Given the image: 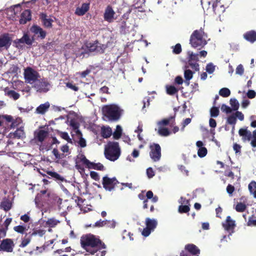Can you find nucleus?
<instances>
[{
	"label": "nucleus",
	"instance_id": "obj_1",
	"mask_svg": "<svg viewBox=\"0 0 256 256\" xmlns=\"http://www.w3.org/2000/svg\"><path fill=\"white\" fill-rule=\"evenodd\" d=\"M80 244L84 250L90 254H94L100 248H104L105 246L92 234L83 236L80 238Z\"/></svg>",
	"mask_w": 256,
	"mask_h": 256
},
{
	"label": "nucleus",
	"instance_id": "obj_2",
	"mask_svg": "<svg viewBox=\"0 0 256 256\" xmlns=\"http://www.w3.org/2000/svg\"><path fill=\"white\" fill-rule=\"evenodd\" d=\"M34 140L39 146L40 150H49L54 143L53 140L49 137L48 132L43 130L35 131Z\"/></svg>",
	"mask_w": 256,
	"mask_h": 256
},
{
	"label": "nucleus",
	"instance_id": "obj_3",
	"mask_svg": "<svg viewBox=\"0 0 256 256\" xmlns=\"http://www.w3.org/2000/svg\"><path fill=\"white\" fill-rule=\"evenodd\" d=\"M106 46L105 45L99 43L97 41L93 42H87L82 47V48L76 52V56L83 57L88 56L90 52H96L102 53L104 52Z\"/></svg>",
	"mask_w": 256,
	"mask_h": 256
},
{
	"label": "nucleus",
	"instance_id": "obj_4",
	"mask_svg": "<svg viewBox=\"0 0 256 256\" xmlns=\"http://www.w3.org/2000/svg\"><path fill=\"white\" fill-rule=\"evenodd\" d=\"M104 114L109 120L117 121L121 117L123 110L118 106L115 104L104 106L102 108Z\"/></svg>",
	"mask_w": 256,
	"mask_h": 256
},
{
	"label": "nucleus",
	"instance_id": "obj_5",
	"mask_svg": "<svg viewBox=\"0 0 256 256\" xmlns=\"http://www.w3.org/2000/svg\"><path fill=\"white\" fill-rule=\"evenodd\" d=\"M207 35L202 29L196 30L190 36V44L193 48L203 47L207 44Z\"/></svg>",
	"mask_w": 256,
	"mask_h": 256
},
{
	"label": "nucleus",
	"instance_id": "obj_6",
	"mask_svg": "<svg viewBox=\"0 0 256 256\" xmlns=\"http://www.w3.org/2000/svg\"><path fill=\"white\" fill-rule=\"evenodd\" d=\"M104 154L107 159L116 160L120 156V148L117 142H109L105 147Z\"/></svg>",
	"mask_w": 256,
	"mask_h": 256
},
{
	"label": "nucleus",
	"instance_id": "obj_7",
	"mask_svg": "<svg viewBox=\"0 0 256 256\" xmlns=\"http://www.w3.org/2000/svg\"><path fill=\"white\" fill-rule=\"evenodd\" d=\"M175 116H170L166 118H164L158 122V134L164 136H167L170 134V132L165 126L170 125L172 126L174 124Z\"/></svg>",
	"mask_w": 256,
	"mask_h": 256
},
{
	"label": "nucleus",
	"instance_id": "obj_8",
	"mask_svg": "<svg viewBox=\"0 0 256 256\" xmlns=\"http://www.w3.org/2000/svg\"><path fill=\"white\" fill-rule=\"evenodd\" d=\"M24 74L26 82L30 84L36 83L40 78L38 72L30 67L24 69Z\"/></svg>",
	"mask_w": 256,
	"mask_h": 256
},
{
	"label": "nucleus",
	"instance_id": "obj_9",
	"mask_svg": "<svg viewBox=\"0 0 256 256\" xmlns=\"http://www.w3.org/2000/svg\"><path fill=\"white\" fill-rule=\"evenodd\" d=\"M158 224L157 220L154 218L151 219L147 218L146 219V227L144 228L142 232V235L144 236H148L151 232L156 227Z\"/></svg>",
	"mask_w": 256,
	"mask_h": 256
},
{
	"label": "nucleus",
	"instance_id": "obj_10",
	"mask_svg": "<svg viewBox=\"0 0 256 256\" xmlns=\"http://www.w3.org/2000/svg\"><path fill=\"white\" fill-rule=\"evenodd\" d=\"M222 226L224 230L229 233V235H232L236 226V222L230 216H228L226 220L222 223Z\"/></svg>",
	"mask_w": 256,
	"mask_h": 256
},
{
	"label": "nucleus",
	"instance_id": "obj_11",
	"mask_svg": "<svg viewBox=\"0 0 256 256\" xmlns=\"http://www.w3.org/2000/svg\"><path fill=\"white\" fill-rule=\"evenodd\" d=\"M14 244L12 240L6 238L1 241L0 244V250L11 252L13 251Z\"/></svg>",
	"mask_w": 256,
	"mask_h": 256
},
{
	"label": "nucleus",
	"instance_id": "obj_12",
	"mask_svg": "<svg viewBox=\"0 0 256 256\" xmlns=\"http://www.w3.org/2000/svg\"><path fill=\"white\" fill-rule=\"evenodd\" d=\"M150 153L151 158L154 162L158 161L161 157V148L159 144H154L150 146Z\"/></svg>",
	"mask_w": 256,
	"mask_h": 256
},
{
	"label": "nucleus",
	"instance_id": "obj_13",
	"mask_svg": "<svg viewBox=\"0 0 256 256\" xmlns=\"http://www.w3.org/2000/svg\"><path fill=\"white\" fill-rule=\"evenodd\" d=\"M118 182L115 178H110L108 176H104L102 179V184L104 188L106 190H112L118 184Z\"/></svg>",
	"mask_w": 256,
	"mask_h": 256
},
{
	"label": "nucleus",
	"instance_id": "obj_14",
	"mask_svg": "<svg viewBox=\"0 0 256 256\" xmlns=\"http://www.w3.org/2000/svg\"><path fill=\"white\" fill-rule=\"evenodd\" d=\"M90 162L86 159V156L82 154H80L77 156V158L76 160V167L78 170H82L83 168H82L80 164L85 166L86 168H88L90 164Z\"/></svg>",
	"mask_w": 256,
	"mask_h": 256
},
{
	"label": "nucleus",
	"instance_id": "obj_15",
	"mask_svg": "<svg viewBox=\"0 0 256 256\" xmlns=\"http://www.w3.org/2000/svg\"><path fill=\"white\" fill-rule=\"evenodd\" d=\"M49 84L45 80H38L34 84V88L38 92H46L48 90Z\"/></svg>",
	"mask_w": 256,
	"mask_h": 256
},
{
	"label": "nucleus",
	"instance_id": "obj_16",
	"mask_svg": "<svg viewBox=\"0 0 256 256\" xmlns=\"http://www.w3.org/2000/svg\"><path fill=\"white\" fill-rule=\"evenodd\" d=\"M114 15L115 12L112 7L108 6L105 10L104 19L109 22H112L116 19Z\"/></svg>",
	"mask_w": 256,
	"mask_h": 256
},
{
	"label": "nucleus",
	"instance_id": "obj_17",
	"mask_svg": "<svg viewBox=\"0 0 256 256\" xmlns=\"http://www.w3.org/2000/svg\"><path fill=\"white\" fill-rule=\"evenodd\" d=\"M40 18L45 27L48 28H52V22H54L52 18L48 17L47 15L44 12L40 14Z\"/></svg>",
	"mask_w": 256,
	"mask_h": 256
},
{
	"label": "nucleus",
	"instance_id": "obj_18",
	"mask_svg": "<svg viewBox=\"0 0 256 256\" xmlns=\"http://www.w3.org/2000/svg\"><path fill=\"white\" fill-rule=\"evenodd\" d=\"M30 31L42 39L46 37V32L39 26L36 25L32 26L30 28Z\"/></svg>",
	"mask_w": 256,
	"mask_h": 256
},
{
	"label": "nucleus",
	"instance_id": "obj_19",
	"mask_svg": "<svg viewBox=\"0 0 256 256\" xmlns=\"http://www.w3.org/2000/svg\"><path fill=\"white\" fill-rule=\"evenodd\" d=\"M32 19L31 13L30 10H26L24 11L20 14V24H25Z\"/></svg>",
	"mask_w": 256,
	"mask_h": 256
},
{
	"label": "nucleus",
	"instance_id": "obj_20",
	"mask_svg": "<svg viewBox=\"0 0 256 256\" xmlns=\"http://www.w3.org/2000/svg\"><path fill=\"white\" fill-rule=\"evenodd\" d=\"M196 146L198 148V154L199 157L203 158L207 154V149L204 146V143L202 141H198L196 142Z\"/></svg>",
	"mask_w": 256,
	"mask_h": 256
},
{
	"label": "nucleus",
	"instance_id": "obj_21",
	"mask_svg": "<svg viewBox=\"0 0 256 256\" xmlns=\"http://www.w3.org/2000/svg\"><path fill=\"white\" fill-rule=\"evenodd\" d=\"M50 107V104L47 102L44 104H40L36 110V113L40 114H44L48 112Z\"/></svg>",
	"mask_w": 256,
	"mask_h": 256
},
{
	"label": "nucleus",
	"instance_id": "obj_22",
	"mask_svg": "<svg viewBox=\"0 0 256 256\" xmlns=\"http://www.w3.org/2000/svg\"><path fill=\"white\" fill-rule=\"evenodd\" d=\"M239 134L242 136L244 141H249L252 138V134L246 128H240L238 132Z\"/></svg>",
	"mask_w": 256,
	"mask_h": 256
},
{
	"label": "nucleus",
	"instance_id": "obj_23",
	"mask_svg": "<svg viewBox=\"0 0 256 256\" xmlns=\"http://www.w3.org/2000/svg\"><path fill=\"white\" fill-rule=\"evenodd\" d=\"M24 135V132L23 127H20L17 129L16 130L14 133H10L9 137L11 139H15L22 138Z\"/></svg>",
	"mask_w": 256,
	"mask_h": 256
},
{
	"label": "nucleus",
	"instance_id": "obj_24",
	"mask_svg": "<svg viewBox=\"0 0 256 256\" xmlns=\"http://www.w3.org/2000/svg\"><path fill=\"white\" fill-rule=\"evenodd\" d=\"M89 8L88 4L84 3L80 7L76 9L75 13L78 16H83L88 11Z\"/></svg>",
	"mask_w": 256,
	"mask_h": 256
},
{
	"label": "nucleus",
	"instance_id": "obj_25",
	"mask_svg": "<svg viewBox=\"0 0 256 256\" xmlns=\"http://www.w3.org/2000/svg\"><path fill=\"white\" fill-rule=\"evenodd\" d=\"M244 38L248 41L252 43L256 41V32L251 30L244 34Z\"/></svg>",
	"mask_w": 256,
	"mask_h": 256
},
{
	"label": "nucleus",
	"instance_id": "obj_26",
	"mask_svg": "<svg viewBox=\"0 0 256 256\" xmlns=\"http://www.w3.org/2000/svg\"><path fill=\"white\" fill-rule=\"evenodd\" d=\"M67 124L72 128L73 132H72V134L74 132L76 134H80L81 132L78 130L79 124H78L74 120H69L68 119L67 120ZM74 134H72L73 135Z\"/></svg>",
	"mask_w": 256,
	"mask_h": 256
},
{
	"label": "nucleus",
	"instance_id": "obj_27",
	"mask_svg": "<svg viewBox=\"0 0 256 256\" xmlns=\"http://www.w3.org/2000/svg\"><path fill=\"white\" fill-rule=\"evenodd\" d=\"M185 249L193 254H196L200 252V250L198 248L193 244H188L186 245Z\"/></svg>",
	"mask_w": 256,
	"mask_h": 256
},
{
	"label": "nucleus",
	"instance_id": "obj_28",
	"mask_svg": "<svg viewBox=\"0 0 256 256\" xmlns=\"http://www.w3.org/2000/svg\"><path fill=\"white\" fill-rule=\"evenodd\" d=\"M186 68H188V66H185ZM193 76V72L190 70L186 69L184 72V77L186 79V82L187 85H189L190 82L189 80L192 78Z\"/></svg>",
	"mask_w": 256,
	"mask_h": 256
},
{
	"label": "nucleus",
	"instance_id": "obj_29",
	"mask_svg": "<svg viewBox=\"0 0 256 256\" xmlns=\"http://www.w3.org/2000/svg\"><path fill=\"white\" fill-rule=\"evenodd\" d=\"M88 168L90 169H94L99 170H104V166L100 162L94 163L93 162H90Z\"/></svg>",
	"mask_w": 256,
	"mask_h": 256
},
{
	"label": "nucleus",
	"instance_id": "obj_30",
	"mask_svg": "<svg viewBox=\"0 0 256 256\" xmlns=\"http://www.w3.org/2000/svg\"><path fill=\"white\" fill-rule=\"evenodd\" d=\"M10 44V39L7 36H0V47L6 46Z\"/></svg>",
	"mask_w": 256,
	"mask_h": 256
},
{
	"label": "nucleus",
	"instance_id": "obj_31",
	"mask_svg": "<svg viewBox=\"0 0 256 256\" xmlns=\"http://www.w3.org/2000/svg\"><path fill=\"white\" fill-rule=\"evenodd\" d=\"M102 136L104 138L110 137L112 134V130L110 127H103L102 128Z\"/></svg>",
	"mask_w": 256,
	"mask_h": 256
},
{
	"label": "nucleus",
	"instance_id": "obj_32",
	"mask_svg": "<svg viewBox=\"0 0 256 256\" xmlns=\"http://www.w3.org/2000/svg\"><path fill=\"white\" fill-rule=\"evenodd\" d=\"M6 94L10 98H12L14 100H18L20 97V94L13 90H6Z\"/></svg>",
	"mask_w": 256,
	"mask_h": 256
},
{
	"label": "nucleus",
	"instance_id": "obj_33",
	"mask_svg": "<svg viewBox=\"0 0 256 256\" xmlns=\"http://www.w3.org/2000/svg\"><path fill=\"white\" fill-rule=\"evenodd\" d=\"M248 187L250 194L254 196V198H256V182L254 181L250 182Z\"/></svg>",
	"mask_w": 256,
	"mask_h": 256
},
{
	"label": "nucleus",
	"instance_id": "obj_34",
	"mask_svg": "<svg viewBox=\"0 0 256 256\" xmlns=\"http://www.w3.org/2000/svg\"><path fill=\"white\" fill-rule=\"evenodd\" d=\"M60 222V220L54 218H50L46 222V225L50 228H54Z\"/></svg>",
	"mask_w": 256,
	"mask_h": 256
},
{
	"label": "nucleus",
	"instance_id": "obj_35",
	"mask_svg": "<svg viewBox=\"0 0 256 256\" xmlns=\"http://www.w3.org/2000/svg\"><path fill=\"white\" fill-rule=\"evenodd\" d=\"M1 207L6 211L10 209L12 207V202L8 200H6L2 202Z\"/></svg>",
	"mask_w": 256,
	"mask_h": 256
},
{
	"label": "nucleus",
	"instance_id": "obj_36",
	"mask_svg": "<svg viewBox=\"0 0 256 256\" xmlns=\"http://www.w3.org/2000/svg\"><path fill=\"white\" fill-rule=\"evenodd\" d=\"M166 88L167 94L170 95L174 94L178 92V90L173 86L167 85Z\"/></svg>",
	"mask_w": 256,
	"mask_h": 256
},
{
	"label": "nucleus",
	"instance_id": "obj_37",
	"mask_svg": "<svg viewBox=\"0 0 256 256\" xmlns=\"http://www.w3.org/2000/svg\"><path fill=\"white\" fill-rule=\"evenodd\" d=\"M122 133V128L120 126L118 125L116 127V129L114 132L113 134V136L114 138L116 140L120 138L121 136Z\"/></svg>",
	"mask_w": 256,
	"mask_h": 256
},
{
	"label": "nucleus",
	"instance_id": "obj_38",
	"mask_svg": "<svg viewBox=\"0 0 256 256\" xmlns=\"http://www.w3.org/2000/svg\"><path fill=\"white\" fill-rule=\"evenodd\" d=\"M48 174L50 176L55 178L56 180H60V182H64L66 184L67 183L66 180H65L64 178L62 176L60 175L58 173H56V172H48Z\"/></svg>",
	"mask_w": 256,
	"mask_h": 256
},
{
	"label": "nucleus",
	"instance_id": "obj_39",
	"mask_svg": "<svg viewBox=\"0 0 256 256\" xmlns=\"http://www.w3.org/2000/svg\"><path fill=\"white\" fill-rule=\"evenodd\" d=\"M188 60L190 61H196L198 62V54H194L192 52L188 51Z\"/></svg>",
	"mask_w": 256,
	"mask_h": 256
},
{
	"label": "nucleus",
	"instance_id": "obj_40",
	"mask_svg": "<svg viewBox=\"0 0 256 256\" xmlns=\"http://www.w3.org/2000/svg\"><path fill=\"white\" fill-rule=\"evenodd\" d=\"M219 94L224 98H226L230 94V91L228 88H222L220 90Z\"/></svg>",
	"mask_w": 256,
	"mask_h": 256
},
{
	"label": "nucleus",
	"instance_id": "obj_41",
	"mask_svg": "<svg viewBox=\"0 0 256 256\" xmlns=\"http://www.w3.org/2000/svg\"><path fill=\"white\" fill-rule=\"evenodd\" d=\"M46 233V230L42 229H34L31 234V236H42Z\"/></svg>",
	"mask_w": 256,
	"mask_h": 256
},
{
	"label": "nucleus",
	"instance_id": "obj_42",
	"mask_svg": "<svg viewBox=\"0 0 256 256\" xmlns=\"http://www.w3.org/2000/svg\"><path fill=\"white\" fill-rule=\"evenodd\" d=\"M78 138V144L82 148H84L86 146V140L82 137V134L81 132L76 134Z\"/></svg>",
	"mask_w": 256,
	"mask_h": 256
},
{
	"label": "nucleus",
	"instance_id": "obj_43",
	"mask_svg": "<svg viewBox=\"0 0 256 256\" xmlns=\"http://www.w3.org/2000/svg\"><path fill=\"white\" fill-rule=\"evenodd\" d=\"M30 241L31 237L27 236V235H26L22 240V242L20 245V246L21 248H24L30 242Z\"/></svg>",
	"mask_w": 256,
	"mask_h": 256
},
{
	"label": "nucleus",
	"instance_id": "obj_44",
	"mask_svg": "<svg viewBox=\"0 0 256 256\" xmlns=\"http://www.w3.org/2000/svg\"><path fill=\"white\" fill-rule=\"evenodd\" d=\"M216 68V66H214L212 63L210 62L208 64H207L206 70L207 72H208L209 74H212Z\"/></svg>",
	"mask_w": 256,
	"mask_h": 256
},
{
	"label": "nucleus",
	"instance_id": "obj_45",
	"mask_svg": "<svg viewBox=\"0 0 256 256\" xmlns=\"http://www.w3.org/2000/svg\"><path fill=\"white\" fill-rule=\"evenodd\" d=\"M188 64L191 67V68L194 70L195 71L199 70V64L197 62L188 60Z\"/></svg>",
	"mask_w": 256,
	"mask_h": 256
},
{
	"label": "nucleus",
	"instance_id": "obj_46",
	"mask_svg": "<svg viewBox=\"0 0 256 256\" xmlns=\"http://www.w3.org/2000/svg\"><path fill=\"white\" fill-rule=\"evenodd\" d=\"M230 104L234 110H238L239 108V103L236 98H231L230 100Z\"/></svg>",
	"mask_w": 256,
	"mask_h": 256
},
{
	"label": "nucleus",
	"instance_id": "obj_47",
	"mask_svg": "<svg viewBox=\"0 0 256 256\" xmlns=\"http://www.w3.org/2000/svg\"><path fill=\"white\" fill-rule=\"evenodd\" d=\"M246 208V204L242 202L238 203L235 207L236 210L238 212H243Z\"/></svg>",
	"mask_w": 256,
	"mask_h": 256
},
{
	"label": "nucleus",
	"instance_id": "obj_48",
	"mask_svg": "<svg viewBox=\"0 0 256 256\" xmlns=\"http://www.w3.org/2000/svg\"><path fill=\"white\" fill-rule=\"evenodd\" d=\"M210 114L212 117H216L219 114V110L218 108L214 106L210 110Z\"/></svg>",
	"mask_w": 256,
	"mask_h": 256
},
{
	"label": "nucleus",
	"instance_id": "obj_49",
	"mask_svg": "<svg viewBox=\"0 0 256 256\" xmlns=\"http://www.w3.org/2000/svg\"><path fill=\"white\" fill-rule=\"evenodd\" d=\"M244 66L242 64H240L236 69V74L241 76L244 74Z\"/></svg>",
	"mask_w": 256,
	"mask_h": 256
},
{
	"label": "nucleus",
	"instance_id": "obj_50",
	"mask_svg": "<svg viewBox=\"0 0 256 256\" xmlns=\"http://www.w3.org/2000/svg\"><path fill=\"white\" fill-rule=\"evenodd\" d=\"M23 39L24 43L28 45H31L32 43V39L27 34H24L23 36Z\"/></svg>",
	"mask_w": 256,
	"mask_h": 256
},
{
	"label": "nucleus",
	"instance_id": "obj_51",
	"mask_svg": "<svg viewBox=\"0 0 256 256\" xmlns=\"http://www.w3.org/2000/svg\"><path fill=\"white\" fill-rule=\"evenodd\" d=\"M236 119L234 114L230 116L227 118V122L230 124H235Z\"/></svg>",
	"mask_w": 256,
	"mask_h": 256
},
{
	"label": "nucleus",
	"instance_id": "obj_52",
	"mask_svg": "<svg viewBox=\"0 0 256 256\" xmlns=\"http://www.w3.org/2000/svg\"><path fill=\"white\" fill-rule=\"evenodd\" d=\"M60 136L62 138L66 140L68 142H72L71 139L70 138V136L66 132H60Z\"/></svg>",
	"mask_w": 256,
	"mask_h": 256
},
{
	"label": "nucleus",
	"instance_id": "obj_53",
	"mask_svg": "<svg viewBox=\"0 0 256 256\" xmlns=\"http://www.w3.org/2000/svg\"><path fill=\"white\" fill-rule=\"evenodd\" d=\"M14 230L18 233L23 234L26 230V228L22 226H14Z\"/></svg>",
	"mask_w": 256,
	"mask_h": 256
},
{
	"label": "nucleus",
	"instance_id": "obj_54",
	"mask_svg": "<svg viewBox=\"0 0 256 256\" xmlns=\"http://www.w3.org/2000/svg\"><path fill=\"white\" fill-rule=\"evenodd\" d=\"M190 210L188 206L186 205H181L179 206L178 211L180 212H187Z\"/></svg>",
	"mask_w": 256,
	"mask_h": 256
},
{
	"label": "nucleus",
	"instance_id": "obj_55",
	"mask_svg": "<svg viewBox=\"0 0 256 256\" xmlns=\"http://www.w3.org/2000/svg\"><path fill=\"white\" fill-rule=\"evenodd\" d=\"M108 220H100L95 223L94 226L97 227H102L106 226L108 224Z\"/></svg>",
	"mask_w": 256,
	"mask_h": 256
},
{
	"label": "nucleus",
	"instance_id": "obj_56",
	"mask_svg": "<svg viewBox=\"0 0 256 256\" xmlns=\"http://www.w3.org/2000/svg\"><path fill=\"white\" fill-rule=\"evenodd\" d=\"M8 230L4 228L3 226H0V239L6 236Z\"/></svg>",
	"mask_w": 256,
	"mask_h": 256
},
{
	"label": "nucleus",
	"instance_id": "obj_57",
	"mask_svg": "<svg viewBox=\"0 0 256 256\" xmlns=\"http://www.w3.org/2000/svg\"><path fill=\"white\" fill-rule=\"evenodd\" d=\"M181 51V46L179 44H176L173 48V52L176 54H180Z\"/></svg>",
	"mask_w": 256,
	"mask_h": 256
},
{
	"label": "nucleus",
	"instance_id": "obj_58",
	"mask_svg": "<svg viewBox=\"0 0 256 256\" xmlns=\"http://www.w3.org/2000/svg\"><path fill=\"white\" fill-rule=\"evenodd\" d=\"M221 110L224 112H226V114H229L232 112L231 108L229 106L224 104H223L222 106Z\"/></svg>",
	"mask_w": 256,
	"mask_h": 256
},
{
	"label": "nucleus",
	"instance_id": "obj_59",
	"mask_svg": "<svg viewBox=\"0 0 256 256\" xmlns=\"http://www.w3.org/2000/svg\"><path fill=\"white\" fill-rule=\"evenodd\" d=\"M246 95L249 98H253L256 96V92L254 90H248Z\"/></svg>",
	"mask_w": 256,
	"mask_h": 256
},
{
	"label": "nucleus",
	"instance_id": "obj_60",
	"mask_svg": "<svg viewBox=\"0 0 256 256\" xmlns=\"http://www.w3.org/2000/svg\"><path fill=\"white\" fill-rule=\"evenodd\" d=\"M146 174L149 178H152L154 176V172L151 168H149L147 169Z\"/></svg>",
	"mask_w": 256,
	"mask_h": 256
},
{
	"label": "nucleus",
	"instance_id": "obj_61",
	"mask_svg": "<svg viewBox=\"0 0 256 256\" xmlns=\"http://www.w3.org/2000/svg\"><path fill=\"white\" fill-rule=\"evenodd\" d=\"M66 86L68 88H70L74 91L78 90V88L75 85L73 84L72 82H67L66 84Z\"/></svg>",
	"mask_w": 256,
	"mask_h": 256
},
{
	"label": "nucleus",
	"instance_id": "obj_62",
	"mask_svg": "<svg viewBox=\"0 0 256 256\" xmlns=\"http://www.w3.org/2000/svg\"><path fill=\"white\" fill-rule=\"evenodd\" d=\"M15 43L16 44L17 47L21 48L22 46L21 44L24 43V40L23 39V36L20 38L17 39L16 40Z\"/></svg>",
	"mask_w": 256,
	"mask_h": 256
},
{
	"label": "nucleus",
	"instance_id": "obj_63",
	"mask_svg": "<svg viewBox=\"0 0 256 256\" xmlns=\"http://www.w3.org/2000/svg\"><path fill=\"white\" fill-rule=\"evenodd\" d=\"M234 114L236 116V118H238L240 120H244V116L242 112L237 111Z\"/></svg>",
	"mask_w": 256,
	"mask_h": 256
},
{
	"label": "nucleus",
	"instance_id": "obj_64",
	"mask_svg": "<svg viewBox=\"0 0 256 256\" xmlns=\"http://www.w3.org/2000/svg\"><path fill=\"white\" fill-rule=\"evenodd\" d=\"M247 224L248 226H256V220H253L252 218H250Z\"/></svg>",
	"mask_w": 256,
	"mask_h": 256
}]
</instances>
